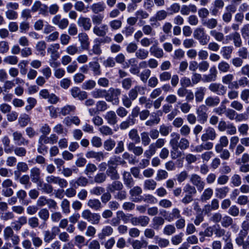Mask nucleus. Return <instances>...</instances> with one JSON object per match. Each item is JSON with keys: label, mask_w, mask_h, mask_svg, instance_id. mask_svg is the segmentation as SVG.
<instances>
[{"label": "nucleus", "mask_w": 249, "mask_h": 249, "mask_svg": "<svg viewBox=\"0 0 249 249\" xmlns=\"http://www.w3.org/2000/svg\"><path fill=\"white\" fill-rule=\"evenodd\" d=\"M131 245L133 249H141L143 248H146L147 246L148 243L144 240H135L132 242Z\"/></svg>", "instance_id": "603ef678"}, {"label": "nucleus", "mask_w": 249, "mask_h": 249, "mask_svg": "<svg viewBox=\"0 0 249 249\" xmlns=\"http://www.w3.org/2000/svg\"><path fill=\"white\" fill-rule=\"evenodd\" d=\"M136 122V119L130 118L128 117L126 120L122 122L120 124V128L122 130H125L128 128L129 126L133 125L135 124Z\"/></svg>", "instance_id": "79ce46f5"}, {"label": "nucleus", "mask_w": 249, "mask_h": 249, "mask_svg": "<svg viewBox=\"0 0 249 249\" xmlns=\"http://www.w3.org/2000/svg\"><path fill=\"white\" fill-rule=\"evenodd\" d=\"M197 11V7L194 4H190L188 5H183L180 9V13L182 15H188L191 12L195 13Z\"/></svg>", "instance_id": "c85d7f7f"}, {"label": "nucleus", "mask_w": 249, "mask_h": 249, "mask_svg": "<svg viewBox=\"0 0 249 249\" xmlns=\"http://www.w3.org/2000/svg\"><path fill=\"white\" fill-rule=\"evenodd\" d=\"M66 52L71 55H74L81 53L79 47L76 44L68 46L66 49Z\"/></svg>", "instance_id": "09e8293b"}, {"label": "nucleus", "mask_w": 249, "mask_h": 249, "mask_svg": "<svg viewBox=\"0 0 249 249\" xmlns=\"http://www.w3.org/2000/svg\"><path fill=\"white\" fill-rule=\"evenodd\" d=\"M157 182L154 179H148L144 181L143 188L145 190H154L157 186Z\"/></svg>", "instance_id": "6e6d98bb"}, {"label": "nucleus", "mask_w": 249, "mask_h": 249, "mask_svg": "<svg viewBox=\"0 0 249 249\" xmlns=\"http://www.w3.org/2000/svg\"><path fill=\"white\" fill-rule=\"evenodd\" d=\"M60 206L63 213L67 214L71 212L70 202L67 199L64 198L62 200Z\"/></svg>", "instance_id": "5fc2aeb1"}, {"label": "nucleus", "mask_w": 249, "mask_h": 249, "mask_svg": "<svg viewBox=\"0 0 249 249\" xmlns=\"http://www.w3.org/2000/svg\"><path fill=\"white\" fill-rule=\"evenodd\" d=\"M149 55V52L143 48H140L136 52L135 56L139 59L144 60L146 59Z\"/></svg>", "instance_id": "864d4df0"}, {"label": "nucleus", "mask_w": 249, "mask_h": 249, "mask_svg": "<svg viewBox=\"0 0 249 249\" xmlns=\"http://www.w3.org/2000/svg\"><path fill=\"white\" fill-rule=\"evenodd\" d=\"M193 36L201 45L207 44L210 41V36L206 34L203 28L196 29L193 33Z\"/></svg>", "instance_id": "7ed1b4c3"}, {"label": "nucleus", "mask_w": 249, "mask_h": 249, "mask_svg": "<svg viewBox=\"0 0 249 249\" xmlns=\"http://www.w3.org/2000/svg\"><path fill=\"white\" fill-rule=\"evenodd\" d=\"M157 150V148L152 143L149 145L148 149L144 151V156L145 158H151L156 153Z\"/></svg>", "instance_id": "052dcab7"}, {"label": "nucleus", "mask_w": 249, "mask_h": 249, "mask_svg": "<svg viewBox=\"0 0 249 249\" xmlns=\"http://www.w3.org/2000/svg\"><path fill=\"white\" fill-rule=\"evenodd\" d=\"M106 174L112 180H118L120 178V175L116 166H108Z\"/></svg>", "instance_id": "b1692460"}, {"label": "nucleus", "mask_w": 249, "mask_h": 249, "mask_svg": "<svg viewBox=\"0 0 249 249\" xmlns=\"http://www.w3.org/2000/svg\"><path fill=\"white\" fill-rule=\"evenodd\" d=\"M190 181L199 192H201L204 189L205 183L201 177L198 175L196 174H192Z\"/></svg>", "instance_id": "423d86ee"}, {"label": "nucleus", "mask_w": 249, "mask_h": 249, "mask_svg": "<svg viewBox=\"0 0 249 249\" xmlns=\"http://www.w3.org/2000/svg\"><path fill=\"white\" fill-rule=\"evenodd\" d=\"M89 69L92 71L94 76H99L102 74L101 66L97 61H92L89 63Z\"/></svg>", "instance_id": "cd10ccee"}, {"label": "nucleus", "mask_w": 249, "mask_h": 249, "mask_svg": "<svg viewBox=\"0 0 249 249\" xmlns=\"http://www.w3.org/2000/svg\"><path fill=\"white\" fill-rule=\"evenodd\" d=\"M30 236L32 237L33 245L36 248H39L43 244V241L39 237L36 236L35 232L34 231L31 232Z\"/></svg>", "instance_id": "bf43d9fd"}, {"label": "nucleus", "mask_w": 249, "mask_h": 249, "mask_svg": "<svg viewBox=\"0 0 249 249\" xmlns=\"http://www.w3.org/2000/svg\"><path fill=\"white\" fill-rule=\"evenodd\" d=\"M81 215L84 219L93 225H98L101 219V216L99 213H92L88 209L84 210Z\"/></svg>", "instance_id": "f03ea898"}, {"label": "nucleus", "mask_w": 249, "mask_h": 249, "mask_svg": "<svg viewBox=\"0 0 249 249\" xmlns=\"http://www.w3.org/2000/svg\"><path fill=\"white\" fill-rule=\"evenodd\" d=\"M124 188L123 183L118 180H114L111 184H108L107 186V189L112 193H115V191H119L122 190Z\"/></svg>", "instance_id": "4be33fe9"}, {"label": "nucleus", "mask_w": 249, "mask_h": 249, "mask_svg": "<svg viewBox=\"0 0 249 249\" xmlns=\"http://www.w3.org/2000/svg\"><path fill=\"white\" fill-rule=\"evenodd\" d=\"M142 190L140 187L138 186L133 187L129 191L130 199L134 202H141L142 197Z\"/></svg>", "instance_id": "0eeeda50"}, {"label": "nucleus", "mask_w": 249, "mask_h": 249, "mask_svg": "<svg viewBox=\"0 0 249 249\" xmlns=\"http://www.w3.org/2000/svg\"><path fill=\"white\" fill-rule=\"evenodd\" d=\"M165 219L163 217L159 216H155L152 220V227L156 230H158L164 224Z\"/></svg>", "instance_id": "2f4dec72"}, {"label": "nucleus", "mask_w": 249, "mask_h": 249, "mask_svg": "<svg viewBox=\"0 0 249 249\" xmlns=\"http://www.w3.org/2000/svg\"><path fill=\"white\" fill-rule=\"evenodd\" d=\"M229 190L230 189L228 186L216 188L215 193V196L220 199L223 198L227 196Z\"/></svg>", "instance_id": "c9c22d12"}, {"label": "nucleus", "mask_w": 249, "mask_h": 249, "mask_svg": "<svg viewBox=\"0 0 249 249\" xmlns=\"http://www.w3.org/2000/svg\"><path fill=\"white\" fill-rule=\"evenodd\" d=\"M232 51V46H224L222 48L220 53L224 59L229 60L231 57Z\"/></svg>", "instance_id": "e433bc0d"}, {"label": "nucleus", "mask_w": 249, "mask_h": 249, "mask_svg": "<svg viewBox=\"0 0 249 249\" xmlns=\"http://www.w3.org/2000/svg\"><path fill=\"white\" fill-rule=\"evenodd\" d=\"M113 230L110 226H105L102 230L101 232L98 234V237L100 239L103 240L106 236H109L111 235L113 233Z\"/></svg>", "instance_id": "4c0bfd02"}, {"label": "nucleus", "mask_w": 249, "mask_h": 249, "mask_svg": "<svg viewBox=\"0 0 249 249\" xmlns=\"http://www.w3.org/2000/svg\"><path fill=\"white\" fill-rule=\"evenodd\" d=\"M201 23L202 25L206 27L207 28L213 29L217 26L218 22L216 19L211 18L203 20Z\"/></svg>", "instance_id": "f704fd0d"}, {"label": "nucleus", "mask_w": 249, "mask_h": 249, "mask_svg": "<svg viewBox=\"0 0 249 249\" xmlns=\"http://www.w3.org/2000/svg\"><path fill=\"white\" fill-rule=\"evenodd\" d=\"M126 163V162L122 159L120 157L115 156L111 158L107 161V165L110 166H117L119 164L124 165Z\"/></svg>", "instance_id": "58836bf2"}, {"label": "nucleus", "mask_w": 249, "mask_h": 249, "mask_svg": "<svg viewBox=\"0 0 249 249\" xmlns=\"http://www.w3.org/2000/svg\"><path fill=\"white\" fill-rule=\"evenodd\" d=\"M46 48V43L44 41H39L36 45V51L42 56H44L45 54Z\"/></svg>", "instance_id": "338daca9"}, {"label": "nucleus", "mask_w": 249, "mask_h": 249, "mask_svg": "<svg viewBox=\"0 0 249 249\" xmlns=\"http://www.w3.org/2000/svg\"><path fill=\"white\" fill-rule=\"evenodd\" d=\"M87 205L89 208L95 211L100 210L102 207L100 201L96 198L89 199Z\"/></svg>", "instance_id": "473e14b6"}, {"label": "nucleus", "mask_w": 249, "mask_h": 249, "mask_svg": "<svg viewBox=\"0 0 249 249\" xmlns=\"http://www.w3.org/2000/svg\"><path fill=\"white\" fill-rule=\"evenodd\" d=\"M31 118L27 114H21L18 119V123L21 127H24L30 122Z\"/></svg>", "instance_id": "ea45409f"}, {"label": "nucleus", "mask_w": 249, "mask_h": 249, "mask_svg": "<svg viewBox=\"0 0 249 249\" xmlns=\"http://www.w3.org/2000/svg\"><path fill=\"white\" fill-rule=\"evenodd\" d=\"M13 185V181L7 178L4 180L1 183V194L5 197H10L14 194V191L11 188Z\"/></svg>", "instance_id": "20e7f679"}, {"label": "nucleus", "mask_w": 249, "mask_h": 249, "mask_svg": "<svg viewBox=\"0 0 249 249\" xmlns=\"http://www.w3.org/2000/svg\"><path fill=\"white\" fill-rule=\"evenodd\" d=\"M158 41L157 40L154 41V44L150 47L149 52L150 54L158 58L163 57L164 52L163 50L158 46Z\"/></svg>", "instance_id": "f8f14e48"}, {"label": "nucleus", "mask_w": 249, "mask_h": 249, "mask_svg": "<svg viewBox=\"0 0 249 249\" xmlns=\"http://www.w3.org/2000/svg\"><path fill=\"white\" fill-rule=\"evenodd\" d=\"M209 89L219 95H223L226 92V89L223 85L216 83H211L209 86Z\"/></svg>", "instance_id": "ddd939ff"}, {"label": "nucleus", "mask_w": 249, "mask_h": 249, "mask_svg": "<svg viewBox=\"0 0 249 249\" xmlns=\"http://www.w3.org/2000/svg\"><path fill=\"white\" fill-rule=\"evenodd\" d=\"M38 216L40 219L43 220V223L39 226L41 229L44 227H47L46 222L48 220L49 218L50 213L49 210L46 208L41 209L38 213Z\"/></svg>", "instance_id": "412c9836"}, {"label": "nucleus", "mask_w": 249, "mask_h": 249, "mask_svg": "<svg viewBox=\"0 0 249 249\" xmlns=\"http://www.w3.org/2000/svg\"><path fill=\"white\" fill-rule=\"evenodd\" d=\"M144 90V88L143 87L136 85L129 91L128 96L134 101L137 99L138 96V93Z\"/></svg>", "instance_id": "7c9ffc66"}, {"label": "nucleus", "mask_w": 249, "mask_h": 249, "mask_svg": "<svg viewBox=\"0 0 249 249\" xmlns=\"http://www.w3.org/2000/svg\"><path fill=\"white\" fill-rule=\"evenodd\" d=\"M59 43L51 44L47 49V52L51 54V58L53 59H57L60 57L58 50L60 49Z\"/></svg>", "instance_id": "4468645a"}, {"label": "nucleus", "mask_w": 249, "mask_h": 249, "mask_svg": "<svg viewBox=\"0 0 249 249\" xmlns=\"http://www.w3.org/2000/svg\"><path fill=\"white\" fill-rule=\"evenodd\" d=\"M217 153H219V157L223 160H228L230 157L231 154L229 150L227 149L218 148L215 149Z\"/></svg>", "instance_id": "4d7b16f0"}, {"label": "nucleus", "mask_w": 249, "mask_h": 249, "mask_svg": "<svg viewBox=\"0 0 249 249\" xmlns=\"http://www.w3.org/2000/svg\"><path fill=\"white\" fill-rule=\"evenodd\" d=\"M18 61V57L14 55L6 56L3 59L4 63H5L6 64L11 65H15L17 64Z\"/></svg>", "instance_id": "0e129e2a"}, {"label": "nucleus", "mask_w": 249, "mask_h": 249, "mask_svg": "<svg viewBox=\"0 0 249 249\" xmlns=\"http://www.w3.org/2000/svg\"><path fill=\"white\" fill-rule=\"evenodd\" d=\"M151 74V71L148 69H145L141 73H139L138 76L141 80L145 83Z\"/></svg>", "instance_id": "e2e57ef3"}, {"label": "nucleus", "mask_w": 249, "mask_h": 249, "mask_svg": "<svg viewBox=\"0 0 249 249\" xmlns=\"http://www.w3.org/2000/svg\"><path fill=\"white\" fill-rule=\"evenodd\" d=\"M97 170V166L93 163H88L84 170V173L88 176L92 175Z\"/></svg>", "instance_id": "49530a36"}, {"label": "nucleus", "mask_w": 249, "mask_h": 249, "mask_svg": "<svg viewBox=\"0 0 249 249\" xmlns=\"http://www.w3.org/2000/svg\"><path fill=\"white\" fill-rule=\"evenodd\" d=\"M123 179L124 185L128 188H131L134 184V181L130 173L124 171L123 173Z\"/></svg>", "instance_id": "c756f323"}, {"label": "nucleus", "mask_w": 249, "mask_h": 249, "mask_svg": "<svg viewBox=\"0 0 249 249\" xmlns=\"http://www.w3.org/2000/svg\"><path fill=\"white\" fill-rule=\"evenodd\" d=\"M220 103V99L218 97H212L210 96L207 97L205 101L206 106L209 107H215L219 104Z\"/></svg>", "instance_id": "37998d69"}, {"label": "nucleus", "mask_w": 249, "mask_h": 249, "mask_svg": "<svg viewBox=\"0 0 249 249\" xmlns=\"http://www.w3.org/2000/svg\"><path fill=\"white\" fill-rule=\"evenodd\" d=\"M206 91V89L205 87H199L196 89L195 96L196 102L200 103L203 101Z\"/></svg>", "instance_id": "a878e982"}, {"label": "nucleus", "mask_w": 249, "mask_h": 249, "mask_svg": "<svg viewBox=\"0 0 249 249\" xmlns=\"http://www.w3.org/2000/svg\"><path fill=\"white\" fill-rule=\"evenodd\" d=\"M78 25L83 28L85 31H89L91 27L90 19L88 17L80 16L77 20Z\"/></svg>", "instance_id": "dca6fc26"}, {"label": "nucleus", "mask_w": 249, "mask_h": 249, "mask_svg": "<svg viewBox=\"0 0 249 249\" xmlns=\"http://www.w3.org/2000/svg\"><path fill=\"white\" fill-rule=\"evenodd\" d=\"M78 37L82 49L87 50L89 45V38L88 35L85 33H81L79 34Z\"/></svg>", "instance_id": "aec40b11"}, {"label": "nucleus", "mask_w": 249, "mask_h": 249, "mask_svg": "<svg viewBox=\"0 0 249 249\" xmlns=\"http://www.w3.org/2000/svg\"><path fill=\"white\" fill-rule=\"evenodd\" d=\"M106 90L101 89H95L91 92V95L94 98H103L106 97Z\"/></svg>", "instance_id": "c03bdc74"}, {"label": "nucleus", "mask_w": 249, "mask_h": 249, "mask_svg": "<svg viewBox=\"0 0 249 249\" xmlns=\"http://www.w3.org/2000/svg\"><path fill=\"white\" fill-rule=\"evenodd\" d=\"M231 38L233 40L234 45L235 47H240L242 45V41L239 33L235 32L230 35Z\"/></svg>", "instance_id": "a19ab883"}, {"label": "nucleus", "mask_w": 249, "mask_h": 249, "mask_svg": "<svg viewBox=\"0 0 249 249\" xmlns=\"http://www.w3.org/2000/svg\"><path fill=\"white\" fill-rule=\"evenodd\" d=\"M104 118L107 123L111 125L116 124L118 122V117L114 111H107L104 115Z\"/></svg>", "instance_id": "a211bd4d"}, {"label": "nucleus", "mask_w": 249, "mask_h": 249, "mask_svg": "<svg viewBox=\"0 0 249 249\" xmlns=\"http://www.w3.org/2000/svg\"><path fill=\"white\" fill-rule=\"evenodd\" d=\"M44 241L45 243H49L53 239H54L56 234L53 232L49 230L43 231Z\"/></svg>", "instance_id": "774afa93"}, {"label": "nucleus", "mask_w": 249, "mask_h": 249, "mask_svg": "<svg viewBox=\"0 0 249 249\" xmlns=\"http://www.w3.org/2000/svg\"><path fill=\"white\" fill-rule=\"evenodd\" d=\"M171 136L173 138L170 141V145L174 151H177L178 149L179 142L178 141L180 138V135L178 133H173Z\"/></svg>", "instance_id": "72a5a7b5"}, {"label": "nucleus", "mask_w": 249, "mask_h": 249, "mask_svg": "<svg viewBox=\"0 0 249 249\" xmlns=\"http://www.w3.org/2000/svg\"><path fill=\"white\" fill-rule=\"evenodd\" d=\"M218 69L220 72L226 73L230 71L231 66L227 62L222 60L217 65Z\"/></svg>", "instance_id": "13d9d810"}, {"label": "nucleus", "mask_w": 249, "mask_h": 249, "mask_svg": "<svg viewBox=\"0 0 249 249\" xmlns=\"http://www.w3.org/2000/svg\"><path fill=\"white\" fill-rule=\"evenodd\" d=\"M183 191L184 193H186V195H191L193 196L196 194V188L191 184L187 183L183 187Z\"/></svg>", "instance_id": "680f3d73"}, {"label": "nucleus", "mask_w": 249, "mask_h": 249, "mask_svg": "<svg viewBox=\"0 0 249 249\" xmlns=\"http://www.w3.org/2000/svg\"><path fill=\"white\" fill-rule=\"evenodd\" d=\"M219 142V143L215 145V149H219L227 147L229 143V140L226 136H222L220 137Z\"/></svg>", "instance_id": "69168bd1"}, {"label": "nucleus", "mask_w": 249, "mask_h": 249, "mask_svg": "<svg viewBox=\"0 0 249 249\" xmlns=\"http://www.w3.org/2000/svg\"><path fill=\"white\" fill-rule=\"evenodd\" d=\"M41 171L36 167L32 168L30 170V177L33 183L38 184L40 181Z\"/></svg>", "instance_id": "6ab92c4d"}, {"label": "nucleus", "mask_w": 249, "mask_h": 249, "mask_svg": "<svg viewBox=\"0 0 249 249\" xmlns=\"http://www.w3.org/2000/svg\"><path fill=\"white\" fill-rule=\"evenodd\" d=\"M208 110L207 107L204 105L200 106L196 109V112L198 120L201 124H204L207 121L208 117Z\"/></svg>", "instance_id": "6e6552de"}, {"label": "nucleus", "mask_w": 249, "mask_h": 249, "mask_svg": "<svg viewBox=\"0 0 249 249\" xmlns=\"http://www.w3.org/2000/svg\"><path fill=\"white\" fill-rule=\"evenodd\" d=\"M213 195V190L211 188H208L204 190L200 196V200L202 202H206L209 200Z\"/></svg>", "instance_id": "8fccbe9b"}, {"label": "nucleus", "mask_w": 249, "mask_h": 249, "mask_svg": "<svg viewBox=\"0 0 249 249\" xmlns=\"http://www.w3.org/2000/svg\"><path fill=\"white\" fill-rule=\"evenodd\" d=\"M46 181L51 185L52 184H57L61 188H66L68 184L67 181L65 179L53 175L46 177Z\"/></svg>", "instance_id": "39448f33"}, {"label": "nucleus", "mask_w": 249, "mask_h": 249, "mask_svg": "<svg viewBox=\"0 0 249 249\" xmlns=\"http://www.w3.org/2000/svg\"><path fill=\"white\" fill-rule=\"evenodd\" d=\"M108 31V28L107 24H103L100 26H94L93 28V32L96 36L100 37L105 36Z\"/></svg>", "instance_id": "f3484780"}, {"label": "nucleus", "mask_w": 249, "mask_h": 249, "mask_svg": "<svg viewBox=\"0 0 249 249\" xmlns=\"http://www.w3.org/2000/svg\"><path fill=\"white\" fill-rule=\"evenodd\" d=\"M217 136L215 129L212 127H208L205 129V133L201 136V141L206 142L208 140H214Z\"/></svg>", "instance_id": "9b49d317"}, {"label": "nucleus", "mask_w": 249, "mask_h": 249, "mask_svg": "<svg viewBox=\"0 0 249 249\" xmlns=\"http://www.w3.org/2000/svg\"><path fill=\"white\" fill-rule=\"evenodd\" d=\"M121 91L119 89L110 88L106 91L105 99L107 102H111L114 105H118L119 104V97L121 95Z\"/></svg>", "instance_id": "f257e3e1"}, {"label": "nucleus", "mask_w": 249, "mask_h": 249, "mask_svg": "<svg viewBox=\"0 0 249 249\" xmlns=\"http://www.w3.org/2000/svg\"><path fill=\"white\" fill-rule=\"evenodd\" d=\"M71 96L75 99L79 100H84L87 98L88 94L85 91L81 90L77 87L72 88L70 90Z\"/></svg>", "instance_id": "9d476101"}, {"label": "nucleus", "mask_w": 249, "mask_h": 249, "mask_svg": "<svg viewBox=\"0 0 249 249\" xmlns=\"http://www.w3.org/2000/svg\"><path fill=\"white\" fill-rule=\"evenodd\" d=\"M86 157L88 159L93 158L96 160L100 161L105 158V155L103 152H95L92 150L87 152Z\"/></svg>", "instance_id": "5701e85b"}, {"label": "nucleus", "mask_w": 249, "mask_h": 249, "mask_svg": "<svg viewBox=\"0 0 249 249\" xmlns=\"http://www.w3.org/2000/svg\"><path fill=\"white\" fill-rule=\"evenodd\" d=\"M12 135L13 141L18 145H27L29 143V140L26 139L20 131H14Z\"/></svg>", "instance_id": "1a4fd4ad"}, {"label": "nucleus", "mask_w": 249, "mask_h": 249, "mask_svg": "<svg viewBox=\"0 0 249 249\" xmlns=\"http://www.w3.org/2000/svg\"><path fill=\"white\" fill-rule=\"evenodd\" d=\"M217 71L215 66L211 67L208 74L203 75V81L205 82L215 81L217 79Z\"/></svg>", "instance_id": "2eb2a0df"}, {"label": "nucleus", "mask_w": 249, "mask_h": 249, "mask_svg": "<svg viewBox=\"0 0 249 249\" xmlns=\"http://www.w3.org/2000/svg\"><path fill=\"white\" fill-rule=\"evenodd\" d=\"M37 185L41 188V190L46 194H51L53 191V187L49 183H43V181H39Z\"/></svg>", "instance_id": "a18cd8bd"}, {"label": "nucleus", "mask_w": 249, "mask_h": 249, "mask_svg": "<svg viewBox=\"0 0 249 249\" xmlns=\"http://www.w3.org/2000/svg\"><path fill=\"white\" fill-rule=\"evenodd\" d=\"M128 137L135 143H139L141 142V138L136 129H131L128 133Z\"/></svg>", "instance_id": "3c124183"}, {"label": "nucleus", "mask_w": 249, "mask_h": 249, "mask_svg": "<svg viewBox=\"0 0 249 249\" xmlns=\"http://www.w3.org/2000/svg\"><path fill=\"white\" fill-rule=\"evenodd\" d=\"M181 217L180 211L178 208H174L172 210L171 215L165 217L166 220L171 222L175 219H178Z\"/></svg>", "instance_id": "de8ad7c7"}, {"label": "nucleus", "mask_w": 249, "mask_h": 249, "mask_svg": "<svg viewBox=\"0 0 249 249\" xmlns=\"http://www.w3.org/2000/svg\"><path fill=\"white\" fill-rule=\"evenodd\" d=\"M127 149L136 156H141L143 152V148L141 146H136L134 142H129L127 144Z\"/></svg>", "instance_id": "393cba45"}, {"label": "nucleus", "mask_w": 249, "mask_h": 249, "mask_svg": "<svg viewBox=\"0 0 249 249\" xmlns=\"http://www.w3.org/2000/svg\"><path fill=\"white\" fill-rule=\"evenodd\" d=\"M106 8V6L103 1L94 3L90 6L92 12L95 14L104 12Z\"/></svg>", "instance_id": "bb28decb"}]
</instances>
